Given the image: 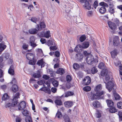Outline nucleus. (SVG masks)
<instances>
[{
	"label": "nucleus",
	"instance_id": "obj_1",
	"mask_svg": "<svg viewBox=\"0 0 122 122\" xmlns=\"http://www.w3.org/2000/svg\"><path fill=\"white\" fill-rule=\"evenodd\" d=\"M80 2L81 3H84L83 7L86 9L88 10H91L92 8V4L93 3L92 0H79Z\"/></svg>",
	"mask_w": 122,
	"mask_h": 122
},
{
	"label": "nucleus",
	"instance_id": "obj_2",
	"mask_svg": "<svg viewBox=\"0 0 122 122\" xmlns=\"http://www.w3.org/2000/svg\"><path fill=\"white\" fill-rule=\"evenodd\" d=\"M86 60L87 64L89 65H92L93 63H96L98 61L97 59L94 58V56L92 54L86 57Z\"/></svg>",
	"mask_w": 122,
	"mask_h": 122
},
{
	"label": "nucleus",
	"instance_id": "obj_3",
	"mask_svg": "<svg viewBox=\"0 0 122 122\" xmlns=\"http://www.w3.org/2000/svg\"><path fill=\"white\" fill-rule=\"evenodd\" d=\"M104 82L106 84V88L107 89L108 91L110 92L113 88L114 85V83L112 81H109L107 83L105 81H104Z\"/></svg>",
	"mask_w": 122,
	"mask_h": 122
},
{
	"label": "nucleus",
	"instance_id": "obj_4",
	"mask_svg": "<svg viewBox=\"0 0 122 122\" xmlns=\"http://www.w3.org/2000/svg\"><path fill=\"white\" fill-rule=\"evenodd\" d=\"M36 39V38L33 36H31L30 37L29 43L30 45L33 48H34L37 46V45L35 42Z\"/></svg>",
	"mask_w": 122,
	"mask_h": 122
},
{
	"label": "nucleus",
	"instance_id": "obj_5",
	"mask_svg": "<svg viewBox=\"0 0 122 122\" xmlns=\"http://www.w3.org/2000/svg\"><path fill=\"white\" fill-rule=\"evenodd\" d=\"M120 39L119 37L115 36L113 38V45L114 46H118L120 45Z\"/></svg>",
	"mask_w": 122,
	"mask_h": 122
},
{
	"label": "nucleus",
	"instance_id": "obj_6",
	"mask_svg": "<svg viewBox=\"0 0 122 122\" xmlns=\"http://www.w3.org/2000/svg\"><path fill=\"white\" fill-rule=\"evenodd\" d=\"M26 104L25 102L23 101L17 105L18 107V109L19 110H22L26 107Z\"/></svg>",
	"mask_w": 122,
	"mask_h": 122
},
{
	"label": "nucleus",
	"instance_id": "obj_7",
	"mask_svg": "<svg viewBox=\"0 0 122 122\" xmlns=\"http://www.w3.org/2000/svg\"><path fill=\"white\" fill-rule=\"evenodd\" d=\"M74 94V93L71 91H68L66 93H65V94H63L61 96L59 97V98L61 99L64 97H67L69 96H72Z\"/></svg>",
	"mask_w": 122,
	"mask_h": 122
},
{
	"label": "nucleus",
	"instance_id": "obj_8",
	"mask_svg": "<svg viewBox=\"0 0 122 122\" xmlns=\"http://www.w3.org/2000/svg\"><path fill=\"white\" fill-rule=\"evenodd\" d=\"M46 25L44 22L41 21L40 22L39 24H37L36 28L39 30V31H40L43 28L46 27Z\"/></svg>",
	"mask_w": 122,
	"mask_h": 122
},
{
	"label": "nucleus",
	"instance_id": "obj_9",
	"mask_svg": "<svg viewBox=\"0 0 122 122\" xmlns=\"http://www.w3.org/2000/svg\"><path fill=\"white\" fill-rule=\"evenodd\" d=\"M107 24L109 27L112 30H115L117 29L116 25L114 23L110 21H109L108 22Z\"/></svg>",
	"mask_w": 122,
	"mask_h": 122
},
{
	"label": "nucleus",
	"instance_id": "obj_10",
	"mask_svg": "<svg viewBox=\"0 0 122 122\" xmlns=\"http://www.w3.org/2000/svg\"><path fill=\"white\" fill-rule=\"evenodd\" d=\"M97 95V98L98 100L100 99H104V97L103 96H101L104 94V91H98L96 92Z\"/></svg>",
	"mask_w": 122,
	"mask_h": 122
},
{
	"label": "nucleus",
	"instance_id": "obj_11",
	"mask_svg": "<svg viewBox=\"0 0 122 122\" xmlns=\"http://www.w3.org/2000/svg\"><path fill=\"white\" fill-rule=\"evenodd\" d=\"M83 49L81 45L78 44L76 46L75 48L74 51L78 53H81Z\"/></svg>",
	"mask_w": 122,
	"mask_h": 122
},
{
	"label": "nucleus",
	"instance_id": "obj_12",
	"mask_svg": "<svg viewBox=\"0 0 122 122\" xmlns=\"http://www.w3.org/2000/svg\"><path fill=\"white\" fill-rule=\"evenodd\" d=\"M32 76L35 78H40L41 76L40 71L39 70H37L36 73H34L32 75Z\"/></svg>",
	"mask_w": 122,
	"mask_h": 122
},
{
	"label": "nucleus",
	"instance_id": "obj_13",
	"mask_svg": "<svg viewBox=\"0 0 122 122\" xmlns=\"http://www.w3.org/2000/svg\"><path fill=\"white\" fill-rule=\"evenodd\" d=\"M65 107L66 108H70L72 107L73 105V102L71 101L65 102L64 103Z\"/></svg>",
	"mask_w": 122,
	"mask_h": 122
},
{
	"label": "nucleus",
	"instance_id": "obj_14",
	"mask_svg": "<svg viewBox=\"0 0 122 122\" xmlns=\"http://www.w3.org/2000/svg\"><path fill=\"white\" fill-rule=\"evenodd\" d=\"M38 31H39V30L37 28H36V26L35 28H32L28 30L29 33L30 34L33 35L36 34Z\"/></svg>",
	"mask_w": 122,
	"mask_h": 122
},
{
	"label": "nucleus",
	"instance_id": "obj_15",
	"mask_svg": "<svg viewBox=\"0 0 122 122\" xmlns=\"http://www.w3.org/2000/svg\"><path fill=\"white\" fill-rule=\"evenodd\" d=\"M43 60V59L42 58L38 60L36 63V64L38 66H41V68L44 67L45 65V63L44 61Z\"/></svg>",
	"mask_w": 122,
	"mask_h": 122
},
{
	"label": "nucleus",
	"instance_id": "obj_16",
	"mask_svg": "<svg viewBox=\"0 0 122 122\" xmlns=\"http://www.w3.org/2000/svg\"><path fill=\"white\" fill-rule=\"evenodd\" d=\"M6 47V46L5 45V43L4 41H2L1 43H0V54L2 53Z\"/></svg>",
	"mask_w": 122,
	"mask_h": 122
},
{
	"label": "nucleus",
	"instance_id": "obj_17",
	"mask_svg": "<svg viewBox=\"0 0 122 122\" xmlns=\"http://www.w3.org/2000/svg\"><path fill=\"white\" fill-rule=\"evenodd\" d=\"M8 73L10 75L13 76L15 74L14 66L13 65H11L8 70Z\"/></svg>",
	"mask_w": 122,
	"mask_h": 122
},
{
	"label": "nucleus",
	"instance_id": "obj_18",
	"mask_svg": "<svg viewBox=\"0 0 122 122\" xmlns=\"http://www.w3.org/2000/svg\"><path fill=\"white\" fill-rule=\"evenodd\" d=\"M10 90L12 92L15 93L18 90V87L16 84H13L11 87L10 88Z\"/></svg>",
	"mask_w": 122,
	"mask_h": 122
},
{
	"label": "nucleus",
	"instance_id": "obj_19",
	"mask_svg": "<svg viewBox=\"0 0 122 122\" xmlns=\"http://www.w3.org/2000/svg\"><path fill=\"white\" fill-rule=\"evenodd\" d=\"M83 57V55L82 53H78L76 54L75 58L79 61H81Z\"/></svg>",
	"mask_w": 122,
	"mask_h": 122
},
{
	"label": "nucleus",
	"instance_id": "obj_20",
	"mask_svg": "<svg viewBox=\"0 0 122 122\" xmlns=\"http://www.w3.org/2000/svg\"><path fill=\"white\" fill-rule=\"evenodd\" d=\"M118 53L117 50L116 49H114L113 51H111L110 53L113 59L116 58V56H117Z\"/></svg>",
	"mask_w": 122,
	"mask_h": 122
},
{
	"label": "nucleus",
	"instance_id": "obj_21",
	"mask_svg": "<svg viewBox=\"0 0 122 122\" xmlns=\"http://www.w3.org/2000/svg\"><path fill=\"white\" fill-rule=\"evenodd\" d=\"M54 102L56 106H60L62 104V102L61 99H59L58 97H57Z\"/></svg>",
	"mask_w": 122,
	"mask_h": 122
},
{
	"label": "nucleus",
	"instance_id": "obj_22",
	"mask_svg": "<svg viewBox=\"0 0 122 122\" xmlns=\"http://www.w3.org/2000/svg\"><path fill=\"white\" fill-rule=\"evenodd\" d=\"M90 45L89 41H85L83 42L81 45L82 49H86Z\"/></svg>",
	"mask_w": 122,
	"mask_h": 122
},
{
	"label": "nucleus",
	"instance_id": "obj_23",
	"mask_svg": "<svg viewBox=\"0 0 122 122\" xmlns=\"http://www.w3.org/2000/svg\"><path fill=\"white\" fill-rule=\"evenodd\" d=\"M65 72V70L62 68H59L56 71L57 74H60L61 75L64 74Z\"/></svg>",
	"mask_w": 122,
	"mask_h": 122
},
{
	"label": "nucleus",
	"instance_id": "obj_24",
	"mask_svg": "<svg viewBox=\"0 0 122 122\" xmlns=\"http://www.w3.org/2000/svg\"><path fill=\"white\" fill-rule=\"evenodd\" d=\"M106 102L107 103L108 106L110 107L114 106V103L113 102L112 100H109L108 99L106 100Z\"/></svg>",
	"mask_w": 122,
	"mask_h": 122
},
{
	"label": "nucleus",
	"instance_id": "obj_25",
	"mask_svg": "<svg viewBox=\"0 0 122 122\" xmlns=\"http://www.w3.org/2000/svg\"><path fill=\"white\" fill-rule=\"evenodd\" d=\"M93 105L95 108H98L100 107L101 104L98 101H97L93 102Z\"/></svg>",
	"mask_w": 122,
	"mask_h": 122
},
{
	"label": "nucleus",
	"instance_id": "obj_26",
	"mask_svg": "<svg viewBox=\"0 0 122 122\" xmlns=\"http://www.w3.org/2000/svg\"><path fill=\"white\" fill-rule=\"evenodd\" d=\"M63 117L65 122H71L70 119L67 114H65L63 115Z\"/></svg>",
	"mask_w": 122,
	"mask_h": 122
},
{
	"label": "nucleus",
	"instance_id": "obj_27",
	"mask_svg": "<svg viewBox=\"0 0 122 122\" xmlns=\"http://www.w3.org/2000/svg\"><path fill=\"white\" fill-rule=\"evenodd\" d=\"M109 112L111 113H115L117 111V109H116L115 107L114 106L109 107Z\"/></svg>",
	"mask_w": 122,
	"mask_h": 122
},
{
	"label": "nucleus",
	"instance_id": "obj_28",
	"mask_svg": "<svg viewBox=\"0 0 122 122\" xmlns=\"http://www.w3.org/2000/svg\"><path fill=\"white\" fill-rule=\"evenodd\" d=\"M113 94L115 99L116 100H119L122 99L119 94L115 92L113 93Z\"/></svg>",
	"mask_w": 122,
	"mask_h": 122
},
{
	"label": "nucleus",
	"instance_id": "obj_29",
	"mask_svg": "<svg viewBox=\"0 0 122 122\" xmlns=\"http://www.w3.org/2000/svg\"><path fill=\"white\" fill-rule=\"evenodd\" d=\"M9 98V97L8 94L6 93H5L2 96V101H6Z\"/></svg>",
	"mask_w": 122,
	"mask_h": 122
},
{
	"label": "nucleus",
	"instance_id": "obj_30",
	"mask_svg": "<svg viewBox=\"0 0 122 122\" xmlns=\"http://www.w3.org/2000/svg\"><path fill=\"white\" fill-rule=\"evenodd\" d=\"M65 18L67 19L69 21L71 22L72 21L73 18H74V17L71 16L70 14H68V15H66L65 16Z\"/></svg>",
	"mask_w": 122,
	"mask_h": 122
},
{
	"label": "nucleus",
	"instance_id": "obj_31",
	"mask_svg": "<svg viewBox=\"0 0 122 122\" xmlns=\"http://www.w3.org/2000/svg\"><path fill=\"white\" fill-rule=\"evenodd\" d=\"M25 120V122H33L31 117L29 115L26 116Z\"/></svg>",
	"mask_w": 122,
	"mask_h": 122
},
{
	"label": "nucleus",
	"instance_id": "obj_32",
	"mask_svg": "<svg viewBox=\"0 0 122 122\" xmlns=\"http://www.w3.org/2000/svg\"><path fill=\"white\" fill-rule=\"evenodd\" d=\"M102 89V85L101 84H99L96 86L94 88L95 91L97 92L100 91Z\"/></svg>",
	"mask_w": 122,
	"mask_h": 122
},
{
	"label": "nucleus",
	"instance_id": "obj_33",
	"mask_svg": "<svg viewBox=\"0 0 122 122\" xmlns=\"http://www.w3.org/2000/svg\"><path fill=\"white\" fill-rule=\"evenodd\" d=\"M73 66V69L76 70H79L80 69V65L77 63H74Z\"/></svg>",
	"mask_w": 122,
	"mask_h": 122
},
{
	"label": "nucleus",
	"instance_id": "obj_34",
	"mask_svg": "<svg viewBox=\"0 0 122 122\" xmlns=\"http://www.w3.org/2000/svg\"><path fill=\"white\" fill-rule=\"evenodd\" d=\"M36 60L34 57L32 58V59L30 60L29 62V64L30 65L34 66L36 64Z\"/></svg>",
	"mask_w": 122,
	"mask_h": 122
},
{
	"label": "nucleus",
	"instance_id": "obj_35",
	"mask_svg": "<svg viewBox=\"0 0 122 122\" xmlns=\"http://www.w3.org/2000/svg\"><path fill=\"white\" fill-rule=\"evenodd\" d=\"M12 102L11 103L12 107H16L17 105V104H18L19 102L18 100L15 99L13 100V99H12Z\"/></svg>",
	"mask_w": 122,
	"mask_h": 122
},
{
	"label": "nucleus",
	"instance_id": "obj_36",
	"mask_svg": "<svg viewBox=\"0 0 122 122\" xmlns=\"http://www.w3.org/2000/svg\"><path fill=\"white\" fill-rule=\"evenodd\" d=\"M51 82L52 83L53 86L55 87H57L58 86V81L57 80H55L54 79V80L51 81Z\"/></svg>",
	"mask_w": 122,
	"mask_h": 122
},
{
	"label": "nucleus",
	"instance_id": "obj_37",
	"mask_svg": "<svg viewBox=\"0 0 122 122\" xmlns=\"http://www.w3.org/2000/svg\"><path fill=\"white\" fill-rule=\"evenodd\" d=\"M45 84H43V86L39 90V91L41 90L46 92V90H49V89H48V88L46 86Z\"/></svg>",
	"mask_w": 122,
	"mask_h": 122
},
{
	"label": "nucleus",
	"instance_id": "obj_38",
	"mask_svg": "<svg viewBox=\"0 0 122 122\" xmlns=\"http://www.w3.org/2000/svg\"><path fill=\"white\" fill-rule=\"evenodd\" d=\"M107 10L106 8L101 7L99 9V11L101 14H104L106 11Z\"/></svg>",
	"mask_w": 122,
	"mask_h": 122
},
{
	"label": "nucleus",
	"instance_id": "obj_39",
	"mask_svg": "<svg viewBox=\"0 0 122 122\" xmlns=\"http://www.w3.org/2000/svg\"><path fill=\"white\" fill-rule=\"evenodd\" d=\"M105 66L104 64L102 62L100 63L98 66V67L101 69H104L105 68Z\"/></svg>",
	"mask_w": 122,
	"mask_h": 122
},
{
	"label": "nucleus",
	"instance_id": "obj_40",
	"mask_svg": "<svg viewBox=\"0 0 122 122\" xmlns=\"http://www.w3.org/2000/svg\"><path fill=\"white\" fill-rule=\"evenodd\" d=\"M20 93L19 92L16 93L14 96H13V100L15 99L18 100V99L20 98Z\"/></svg>",
	"mask_w": 122,
	"mask_h": 122
},
{
	"label": "nucleus",
	"instance_id": "obj_41",
	"mask_svg": "<svg viewBox=\"0 0 122 122\" xmlns=\"http://www.w3.org/2000/svg\"><path fill=\"white\" fill-rule=\"evenodd\" d=\"M86 80H87V82L85 83L84 85L86 86L88 85L91 81V77L89 76H86Z\"/></svg>",
	"mask_w": 122,
	"mask_h": 122
},
{
	"label": "nucleus",
	"instance_id": "obj_42",
	"mask_svg": "<svg viewBox=\"0 0 122 122\" xmlns=\"http://www.w3.org/2000/svg\"><path fill=\"white\" fill-rule=\"evenodd\" d=\"M63 115H62V113L60 111H59V110H58L57 112L56 113V117H57L58 118H61L63 117Z\"/></svg>",
	"mask_w": 122,
	"mask_h": 122
},
{
	"label": "nucleus",
	"instance_id": "obj_43",
	"mask_svg": "<svg viewBox=\"0 0 122 122\" xmlns=\"http://www.w3.org/2000/svg\"><path fill=\"white\" fill-rule=\"evenodd\" d=\"M2 57L5 58L7 60L8 59L10 55V54L8 53H6L2 54Z\"/></svg>",
	"mask_w": 122,
	"mask_h": 122
},
{
	"label": "nucleus",
	"instance_id": "obj_44",
	"mask_svg": "<svg viewBox=\"0 0 122 122\" xmlns=\"http://www.w3.org/2000/svg\"><path fill=\"white\" fill-rule=\"evenodd\" d=\"M86 38V37L85 35H81L79 38V40L81 42H82L84 41Z\"/></svg>",
	"mask_w": 122,
	"mask_h": 122
},
{
	"label": "nucleus",
	"instance_id": "obj_45",
	"mask_svg": "<svg viewBox=\"0 0 122 122\" xmlns=\"http://www.w3.org/2000/svg\"><path fill=\"white\" fill-rule=\"evenodd\" d=\"M97 71L98 70L96 67H93L92 68L91 72L92 74H94L96 73Z\"/></svg>",
	"mask_w": 122,
	"mask_h": 122
},
{
	"label": "nucleus",
	"instance_id": "obj_46",
	"mask_svg": "<svg viewBox=\"0 0 122 122\" xmlns=\"http://www.w3.org/2000/svg\"><path fill=\"white\" fill-rule=\"evenodd\" d=\"M51 36L49 30L46 31L45 33V37L46 38H48Z\"/></svg>",
	"mask_w": 122,
	"mask_h": 122
},
{
	"label": "nucleus",
	"instance_id": "obj_47",
	"mask_svg": "<svg viewBox=\"0 0 122 122\" xmlns=\"http://www.w3.org/2000/svg\"><path fill=\"white\" fill-rule=\"evenodd\" d=\"M66 81L68 82H71L72 80L71 76L70 75H66Z\"/></svg>",
	"mask_w": 122,
	"mask_h": 122
},
{
	"label": "nucleus",
	"instance_id": "obj_48",
	"mask_svg": "<svg viewBox=\"0 0 122 122\" xmlns=\"http://www.w3.org/2000/svg\"><path fill=\"white\" fill-rule=\"evenodd\" d=\"M101 111L99 110H97L96 111V114L97 118H99L101 117Z\"/></svg>",
	"mask_w": 122,
	"mask_h": 122
},
{
	"label": "nucleus",
	"instance_id": "obj_49",
	"mask_svg": "<svg viewBox=\"0 0 122 122\" xmlns=\"http://www.w3.org/2000/svg\"><path fill=\"white\" fill-rule=\"evenodd\" d=\"M60 53L58 51H56L54 52V55L56 57L58 58L60 56Z\"/></svg>",
	"mask_w": 122,
	"mask_h": 122
},
{
	"label": "nucleus",
	"instance_id": "obj_50",
	"mask_svg": "<svg viewBox=\"0 0 122 122\" xmlns=\"http://www.w3.org/2000/svg\"><path fill=\"white\" fill-rule=\"evenodd\" d=\"M91 89V87L89 86H86L83 88V90L86 92H88L90 91Z\"/></svg>",
	"mask_w": 122,
	"mask_h": 122
},
{
	"label": "nucleus",
	"instance_id": "obj_51",
	"mask_svg": "<svg viewBox=\"0 0 122 122\" xmlns=\"http://www.w3.org/2000/svg\"><path fill=\"white\" fill-rule=\"evenodd\" d=\"M23 111L22 112V113L24 116H26L29 115V112L26 110H23Z\"/></svg>",
	"mask_w": 122,
	"mask_h": 122
},
{
	"label": "nucleus",
	"instance_id": "obj_52",
	"mask_svg": "<svg viewBox=\"0 0 122 122\" xmlns=\"http://www.w3.org/2000/svg\"><path fill=\"white\" fill-rule=\"evenodd\" d=\"M108 11L111 14H113L115 12L114 9L113 8V7H109Z\"/></svg>",
	"mask_w": 122,
	"mask_h": 122
},
{
	"label": "nucleus",
	"instance_id": "obj_53",
	"mask_svg": "<svg viewBox=\"0 0 122 122\" xmlns=\"http://www.w3.org/2000/svg\"><path fill=\"white\" fill-rule=\"evenodd\" d=\"M29 45L28 44L25 43H24L22 46V48L24 50H27L28 48Z\"/></svg>",
	"mask_w": 122,
	"mask_h": 122
},
{
	"label": "nucleus",
	"instance_id": "obj_54",
	"mask_svg": "<svg viewBox=\"0 0 122 122\" xmlns=\"http://www.w3.org/2000/svg\"><path fill=\"white\" fill-rule=\"evenodd\" d=\"M98 1L97 0H96L95 1L93 5V7L95 8L96 9L97 7L98 6Z\"/></svg>",
	"mask_w": 122,
	"mask_h": 122
},
{
	"label": "nucleus",
	"instance_id": "obj_55",
	"mask_svg": "<svg viewBox=\"0 0 122 122\" xmlns=\"http://www.w3.org/2000/svg\"><path fill=\"white\" fill-rule=\"evenodd\" d=\"M118 115L119 116V120L121 121H122V112L121 111H119L118 112Z\"/></svg>",
	"mask_w": 122,
	"mask_h": 122
},
{
	"label": "nucleus",
	"instance_id": "obj_56",
	"mask_svg": "<svg viewBox=\"0 0 122 122\" xmlns=\"http://www.w3.org/2000/svg\"><path fill=\"white\" fill-rule=\"evenodd\" d=\"M54 80L53 78H51L49 79L47 81H46L45 84L49 86V84H50L51 82V81Z\"/></svg>",
	"mask_w": 122,
	"mask_h": 122
},
{
	"label": "nucleus",
	"instance_id": "obj_57",
	"mask_svg": "<svg viewBox=\"0 0 122 122\" xmlns=\"http://www.w3.org/2000/svg\"><path fill=\"white\" fill-rule=\"evenodd\" d=\"M117 107L119 109L122 108V102L119 101L117 104Z\"/></svg>",
	"mask_w": 122,
	"mask_h": 122
},
{
	"label": "nucleus",
	"instance_id": "obj_58",
	"mask_svg": "<svg viewBox=\"0 0 122 122\" xmlns=\"http://www.w3.org/2000/svg\"><path fill=\"white\" fill-rule=\"evenodd\" d=\"M85 64L84 62H82L80 64V68L82 70H84L85 69L84 65Z\"/></svg>",
	"mask_w": 122,
	"mask_h": 122
},
{
	"label": "nucleus",
	"instance_id": "obj_59",
	"mask_svg": "<svg viewBox=\"0 0 122 122\" xmlns=\"http://www.w3.org/2000/svg\"><path fill=\"white\" fill-rule=\"evenodd\" d=\"M46 44L48 46H49L53 45V42L52 41L49 40L47 41Z\"/></svg>",
	"mask_w": 122,
	"mask_h": 122
},
{
	"label": "nucleus",
	"instance_id": "obj_60",
	"mask_svg": "<svg viewBox=\"0 0 122 122\" xmlns=\"http://www.w3.org/2000/svg\"><path fill=\"white\" fill-rule=\"evenodd\" d=\"M42 78L45 80H49L50 77L48 75H44L43 76Z\"/></svg>",
	"mask_w": 122,
	"mask_h": 122
},
{
	"label": "nucleus",
	"instance_id": "obj_61",
	"mask_svg": "<svg viewBox=\"0 0 122 122\" xmlns=\"http://www.w3.org/2000/svg\"><path fill=\"white\" fill-rule=\"evenodd\" d=\"M83 54L86 57L89 56V55L90 56V55H91L90 53H88L86 51H83Z\"/></svg>",
	"mask_w": 122,
	"mask_h": 122
},
{
	"label": "nucleus",
	"instance_id": "obj_62",
	"mask_svg": "<svg viewBox=\"0 0 122 122\" xmlns=\"http://www.w3.org/2000/svg\"><path fill=\"white\" fill-rule=\"evenodd\" d=\"M50 51L56 50L57 49V48L56 46H50Z\"/></svg>",
	"mask_w": 122,
	"mask_h": 122
},
{
	"label": "nucleus",
	"instance_id": "obj_63",
	"mask_svg": "<svg viewBox=\"0 0 122 122\" xmlns=\"http://www.w3.org/2000/svg\"><path fill=\"white\" fill-rule=\"evenodd\" d=\"M17 81L15 79V78H13L12 79V80L11 82H10V83L12 84H16Z\"/></svg>",
	"mask_w": 122,
	"mask_h": 122
},
{
	"label": "nucleus",
	"instance_id": "obj_64",
	"mask_svg": "<svg viewBox=\"0 0 122 122\" xmlns=\"http://www.w3.org/2000/svg\"><path fill=\"white\" fill-rule=\"evenodd\" d=\"M51 92L53 93H55L57 91V89L55 87H53L51 88Z\"/></svg>",
	"mask_w": 122,
	"mask_h": 122
}]
</instances>
